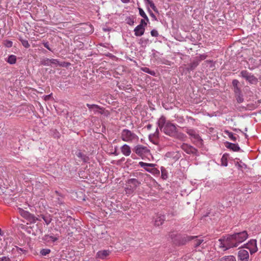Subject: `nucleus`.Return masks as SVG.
<instances>
[{"label": "nucleus", "instance_id": "nucleus-1", "mask_svg": "<svg viewBox=\"0 0 261 261\" xmlns=\"http://www.w3.org/2000/svg\"><path fill=\"white\" fill-rule=\"evenodd\" d=\"M248 237V234L246 231L234 233L230 235L226 238L219 240V247L226 250L230 248L236 247L239 244L245 241Z\"/></svg>", "mask_w": 261, "mask_h": 261}, {"label": "nucleus", "instance_id": "nucleus-2", "mask_svg": "<svg viewBox=\"0 0 261 261\" xmlns=\"http://www.w3.org/2000/svg\"><path fill=\"white\" fill-rule=\"evenodd\" d=\"M158 124L161 130H162L166 135L173 136L176 134V126L169 122H166L164 116L160 117L158 121Z\"/></svg>", "mask_w": 261, "mask_h": 261}, {"label": "nucleus", "instance_id": "nucleus-3", "mask_svg": "<svg viewBox=\"0 0 261 261\" xmlns=\"http://www.w3.org/2000/svg\"><path fill=\"white\" fill-rule=\"evenodd\" d=\"M121 139L126 142H137L139 140V137L133 131L128 129H123L120 133Z\"/></svg>", "mask_w": 261, "mask_h": 261}, {"label": "nucleus", "instance_id": "nucleus-4", "mask_svg": "<svg viewBox=\"0 0 261 261\" xmlns=\"http://www.w3.org/2000/svg\"><path fill=\"white\" fill-rule=\"evenodd\" d=\"M140 182L136 178H130L127 180L125 191L126 194L130 195L136 190Z\"/></svg>", "mask_w": 261, "mask_h": 261}, {"label": "nucleus", "instance_id": "nucleus-5", "mask_svg": "<svg viewBox=\"0 0 261 261\" xmlns=\"http://www.w3.org/2000/svg\"><path fill=\"white\" fill-rule=\"evenodd\" d=\"M134 151L139 156H141L142 159L144 158H148L151 155L150 150L146 146L142 145H137L135 146Z\"/></svg>", "mask_w": 261, "mask_h": 261}, {"label": "nucleus", "instance_id": "nucleus-6", "mask_svg": "<svg viewBox=\"0 0 261 261\" xmlns=\"http://www.w3.org/2000/svg\"><path fill=\"white\" fill-rule=\"evenodd\" d=\"M240 75L251 84H256L258 82V79L254 75L247 70L242 71L240 73Z\"/></svg>", "mask_w": 261, "mask_h": 261}, {"label": "nucleus", "instance_id": "nucleus-7", "mask_svg": "<svg viewBox=\"0 0 261 261\" xmlns=\"http://www.w3.org/2000/svg\"><path fill=\"white\" fill-rule=\"evenodd\" d=\"M245 247L248 249L251 254H253L257 251L256 241L251 240L245 245Z\"/></svg>", "mask_w": 261, "mask_h": 261}, {"label": "nucleus", "instance_id": "nucleus-8", "mask_svg": "<svg viewBox=\"0 0 261 261\" xmlns=\"http://www.w3.org/2000/svg\"><path fill=\"white\" fill-rule=\"evenodd\" d=\"M86 106L88 108L89 110L90 111L93 112L94 114L97 113L102 114L103 113V108L100 107L99 106L97 105H90L89 103H87Z\"/></svg>", "mask_w": 261, "mask_h": 261}, {"label": "nucleus", "instance_id": "nucleus-9", "mask_svg": "<svg viewBox=\"0 0 261 261\" xmlns=\"http://www.w3.org/2000/svg\"><path fill=\"white\" fill-rule=\"evenodd\" d=\"M181 148L188 154H195L197 152L194 147L186 143H183Z\"/></svg>", "mask_w": 261, "mask_h": 261}, {"label": "nucleus", "instance_id": "nucleus-10", "mask_svg": "<svg viewBox=\"0 0 261 261\" xmlns=\"http://www.w3.org/2000/svg\"><path fill=\"white\" fill-rule=\"evenodd\" d=\"M249 253L245 249H240L238 252V257L241 261H248Z\"/></svg>", "mask_w": 261, "mask_h": 261}, {"label": "nucleus", "instance_id": "nucleus-11", "mask_svg": "<svg viewBox=\"0 0 261 261\" xmlns=\"http://www.w3.org/2000/svg\"><path fill=\"white\" fill-rule=\"evenodd\" d=\"M165 220V216L161 214H157L154 218V224L156 226H160L163 224Z\"/></svg>", "mask_w": 261, "mask_h": 261}, {"label": "nucleus", "instance_id": "nucleus-12", "mask_svg": "<svg viewBox=\"0 0 261 261\" xmlns=\"http://www.w3.org/2000/svg\"><path fill=\"white\" fill-rule=\"evenodd\" d=\"M139 165L141 167H143L146 171L152 173L153 169H150V167L152 168L155 166V164H151V163H146L143 162H140L139 163Z\"/></svg>", "mask_w": 261, "mask_h": 261}, {"label": "nucleus", "instance_id": "nucleus-13", "mask_svg": "<svg viewBox=\"0 0 261 261\" xmlns=\"http://www.w3.org/2000/svg\"><path fill=\"white\" fill-rule=\"evenodd\" d=\"M120 149L122 153L126 156H129L131 153L130 147L126 144L123 145Z\"/></svg>", "mask_w": 261, "mask_h": 261}, {"label": "nucleus", "instance_id": "nucleus-14", "mask_svg": "<svg viewBox=\"0 0 261 261\" xmlns=\"http://www.w3.org/2000/svg\"><path fill=\"white\" fill-rule=\"evenodd\" d=\"M58 240V238L49 234H46L43 238V240L47 243H53Z\"/></svg>", "mask_w": 261, "mask_h": 261}, {"label": "nucleus", "instance_id": "nucleus-15", "mask_svg": "<svg viewBox=\"0 0 261 261\" xmlns=\"http://www.w3.org/2000/svg\"><path fill=\"white\" fill-rule=\"evenodd\" d=\"M144 26H142V24H139L134 29L135 35L136 36H141L144 34Z\"/></svg>", "mask_w": 261, "mask_h": 261}, {"label": "nucleus", "instance_id": "nucleus-16", "mask_svg": "<svg viewBox=\"0 0 261 261\" xmlns=\"http://www.w3.org/2000/svg\"><path fill=\"white\" fill-rule=\"evenodd\" d=\"M20 213H21V216H22L24 218L29 219L30 221H32L33 222H35L36 221V220H37V218H36L33 215H31L28 212H27V211H25L23 210H21Z\"/></svg>", "mask_w": 261, "mask_h": 261}, {"label": "nucleus", "instance_id": "nucleus-17", "mask_svg": "<svg viewBox=\"0 0 261 261\" xmlns=\"http://www.w3.org/2000/svg\"><path fill=\"white\" fill-rule=\"evenodd\" d=\"M110 252L109 250H101L97 253V256L99 258L105 259L109 255Z\"/></svg>", "mask_w": 261, "mask_h": 261}, {"label": "nucleus", "instance_id": "nucleus-18", "mask_svg": "<svg viewBox=\"0 0 261 261\" xmlns=\"http://www.w3.org/2000/svg\"><path fill=\"white\" fill-rule=\"evenodd\" d=\"M226 146L227 148H229L234 151H238L240 149V148L238 144L231 143H227Z\"/></svg>", "mask_w": 261, "mask_h": 261}, {"label": "nucleus", "instance_id": "nucleus-19", "mask_svg": "<svg viewBox=\"0 0 261 261\" xmlns=\"http://www.w3.org/2000/svg\"><path fill=\"white\" fill-rule=\"evenodd\" d=\"M219 261H236V259L234 256L228 255L221 258Z\"/></svg>", "mask_w": 261, "mask_h": 261}, {"label": "nucleus", "instance_id": "nucleus-20", "mask_svg": "<svg viewBox=\"0 0 261 261\" xmlns=\"http://www.w3.org/2000/svg\"><path fill=\"white\" fill-rule=\"evenodd\" d=\"M191 139L198 144H202V140L197 133L195 134L194 136L191 137Z\"/></svg>", "mask_w": 261, "mask_h": 261}, {"label": "nucleus", "instance_id": "nucleus-21", "mask_svg": "<svg viewBox=\"0 0 261 261\" xmlns=\"http://www.w3.org/2000/svg\"><path fill=\"white\" fill-rule=\"evenodd\" d=\"M226 134L228 135L229 138L233 141L235 142L237 141L238 135L236 134H234L231 132H229L228 131H226Z\"/></svg>", "mask_w": 261, "mask_h": 261}, {"label": "nucleus", "instance_id": "nucleus-22", "mask_svg": "<svg viewBox=\"0 0 261 261\" xmlns=\"http://www.w3.org/2000/svg\"><path fill=\"white\" fill-rule=\"evenodd\" d=\"M161 177H162V178L163 179H166L168 178V172H167V171L163 167H161Z\"/></svg>", "mask_w": 261, "mask_h": 261}, {"label": "nucleus", "instance_id": "nucleus-23", "mask_svg": "<svg viewBox=\"0 0 261 261\" xmlns=\"http://www.w3.org/2000/svg\"><path fill=\"white\" fill-rule=\"evenodd\" d=\"M149 6L152 8V9L155 11L158 12V9L155 6L154 4L151 0H144Z\"/></svg>", "mask_w": 261, "mask_h": 261}, {"label": "nucleus", "instance_id": "nucleus-24", "mask_svg": "<svg viewBox=\"0 0 261 261\" xmlns=\"http://www.w3.org/2000/svg\"><path fill=\"white\" fill-rule=\"evenodd\" d=\"M149 6L152 8V9L155 11L158 12V9L155 6L154 4L151 0H144Z\"/></svg>", "mask_w": 261, "mask_h": 261}, {"label": "nucleus", "instance_id": "nucleus-25", "mask_svg": "<svg viewBox=\"0 0 261 261\" xmlns=\"http://www.w3.org/2000/svg\"><path fill=\"white\" fill-rule=\"evenodd\" d=\"M7 61L10 64H14L16 63V57L14 55H10L9 56Z\"/></svg>", "mask_w": 261, "mask_h": 261}, {"label": "nucleus", "instance_id": "nucleus-26", "mask_svg": "<svg viewBox=\"0 0 261 261\" xmlns=\"http://www.w3.org/2000/svg\"><path fill=\"white\" fill-rule=\"evenodd\" d=\"M138 10H139V14L140 15V16H142L143 18H144V19H145V20L147 22H148L149 19H148L147 16L146 15V14H145V12L144 11V10L141 8H139Z\"/></svg>", "mask_w": 261, "mask_h": 261}, {"label": "nucleus", "instance_id": "nucleus-27", "mask_svg": "<svg viewBox=\"0 0 261 261\" xmlns=\"http://www.w3.org/2000/svg\"><path fill=\"white\" fill-rule=\"evenodd\" d=\"M42 218L45 222L46 225H48L51 221V218L49 215L43 216Z\"/></svg>", "mask_w": 261, "mask_h": 261}, {"label": "nucleus", "instance_id": "nucleus-28", "mask_svg": "<svg viewBox=\"0 0 261 261\" xmlns=\"http://www.w3.org/2000/svg\"><path fill=\"white\" fill-rule=\"evenodd\" d=\"M76 155L79 158H81L84 162H86L88 161V157L83 154L81 152H79L77 153Z\"/></svg>", "mask_w": 261, "mask_h": 261}, {"label": "nucleus", "instance_id": "nucleus-29", "mask_svg": "<svg viewBox=\"0 0 261 261\" xmlns=\"http://www.w3.org/2000/svg\"><path fill=\"white\" fill-rule=\"evenodd\" d=\"M143 71L146 73H147L151 75H155V72L153 70H150L148 68L145 67L143 69Z\"/></svg>", "mask_w": 261, "mask_h": 261}, {"label": "nucleus", "instance_id": "nucleus-30", "mask_svg": "<svg viewBox=\"0 0 261 261\" xmlns=\"http://www.w3.org/2000/svg\"><path fill=\"white\" fill-rule=\"evenodd\" d=\"M52 64L55 65V66H61V64H59V61L54 59H50V66H51Z\"/></svg>", "mask_w": 261, "mask_h": 261}, {"label": "nucleus", "instance_id": "nucleus-31", "mask_svg": "<svg viewBox=\"0 0 261 261\" xmlns=\"http://www.w3.org/2000/svg\"><path fill=\"white\" fill-rule=\"evenodd\" d=\"M20 41L21 42V43L22 45L25 47V48H29L30 47V44L29 43L28 40H24L22 39H20Z\"/></svg>", "mask_w": 261, "mask_h": 261}, {"label": "nucleus", "instance_id": "nucleus-32", "mask_svg": "<svg viewBox=\"0 0 261 261\" xmlns=\"http://www.w3.org/2000/svg\"><path fill=\"white\" fill-rule=\"evenodd\" d=\"M50 252V250L49 249H43L40 251V254L43 256H45L49 254Z\"/></svg>", "mask_w": 261, "mask_h": 261}, {"label": "nucleus", "instance_id": "nucleus-33", "mask_svg": "<svg viewBox=\"0 0 261 261\" xmlns=\"http://www.w3.org/2000/svg\"><path fill=\"white\" fill-rule=\"evenodd\" d=\"M187 133L190 135L191 137L195 135V134L196 133V132L192 129H187L186 130Z\"/></svg>", "mask_w": 261, "mask_h": 261}, {"label": "nucleus", "instance_id": "nucleus-34", "mask_svg": "<svg viewBox=\"0 0 261 261\" xmlns=\"http://www.w3.org/2000/svg\"><path fill=\"white\" fill-rule=\"evenodd\" d=\"M207 57V55L205 54L200 55L199 56L197 57V60L200 62L202 60L205 59Z\"/></svg>", "mask_w": 261, "mask_h": 261}, {"label": "nucleus", "instance_id": "nucleus-35", "mask_svg": "<svg viewBox=\"0 0 261 261\" xmlns=\"http://www.w3.org/2000/svg\"><path fill=\"white\" fill-rule=\"evenodd\" d=\"M221 164L223 166H227V158L224 155H223L221 158Z\"/></svg>", "mask_w": 261, "mask_h": 261}, {"label": "nucleus", "instance_id": "nucleus-36", "mask_svg": "<svg viewBox=\"0 0 261 261\" xmlns=\"http://www.w3.org/2000/svg\"><path fill=\"white\" fill-rule=\"evenodd\" d=\"M236 99L239 103H241L244 101V98L242 94L236 95Z\"/></svg>", "mask_w": 261, "mask_h": 261}, {"label": "nucleus", "instance_id": "nucleus-37", "mask_svg": "<svg viewBox=\"0 0 261 261\" xmlns=\"http://www.w3.org/2000/svg\"><path fill=\"white\" fill-rule=\"evenodd\" d=\"M41 64L45 66H50V59H45L41 61Z\"/></svg>", "mask_w": 261, "mask_h": 261}, {"label": "nucleus", "instance_id": "nucleus-38", "mask_svg": "<svg viewBox=\"0 0 261 261\" xmlns=\"http://www.w3.org/2000/svg\"><path fill=\"white\" fill-rule=\"evenodd\" d=\"M199 62L197 60H196L195 61H194L193 62H192L191 63V65H190L191 68H195L198 65Z\"/></svg>", "mask_w": 261, "mask_h": 261}, {"label": "nucleus", "instance_id": "nucleus-39", "mask_svg": "<svg viewBox=\"0 0 261 261\" xmlns=\"http://www.w3.org/2000/svg\"><path fill=\"white\" fill-rule=\"evenodd\" d=\"M233 90H234V92L235 93V94L237 95H239V94H241V89L240 88L238 87H236V88H233Z\"/></svg>", "mask_w": 261, "mask_h": 261}, {"label": "nucleus", "instance_id": "nucleus-40", "mask_svg": "<svg viewBox=\"0 0 261 261\" xmlns=\"http://www.w3.org/2000/svg\"><path fill=\"white\" fill-rule=\"evenodd\" d=\"M150 33L151 36L153 37H158L159 35L158 31L155 30H152V31H151Z\"/></svg>", "mask_w": 261, "mask_h": 261}, {"label": "nucleus", "instance_id": "nucleus-41", "mask_svg": "<svg viewBox=\"0 0 261 261\" xmlns=\"http://www.w3.org/2000/svg\"><path fill=\"white\" fill-rule=\"evenodd\" d=\"M232 85L233 86V88L238 87V84H239V82L237 80H233L232 82Z\"/></svg>", "mask_w": 261, "mask_h": 261}, {"label": "nucleus", "instance_id": "nucleus-42", "mask_svg": "<svg viewBox=\"0 0 261 261\" xmlns=\"http://www.w3.org/2000/svg\"><path fill=\"white\" fill-rule=\"evenodd\" d=\"M202 242H203V240H201V239L196 240L195 242V246L197 247V246H199L202 243Z\"/></svg>", "mask_w": 261, "mask_h": 261}, {"label": "nucleus", "instance_id": "nucleus-43", "mask_svg": "<svg viewBox=\"0 0 261 261\" xmlns=\"http://www.w3.org/2000/svg\"><path fill=\"white\" fill-rule=\"evenodd\" d=\"M44 46L47 49H48L50 51H51V48L49 46V44L48 42H44L43 43Z\"/></svg>", "mask_w": 261, "mask_h": 261}, {"label": "nucleus", "instance_id": "nucleus-44", "mask_svg": "<svg viewBox=\"0 0 261 261\" xmlns=\"http://www.w3.org/2000/svg\"><path fill=\"white\" fill-rule=\"evenodd\" d=\"M158 134H159V131H158V129H156V132L153 134H152V135H149V139H151L152 136L153 137H158Z\"/></svg>", "mask_w": 261, "mask_h": 261}, {"label": "nucleus", "instance_id": "nucleus-45", "mask_svg": "<svg viewBox=\"0 0 261 261\" xmlns=\"http://www.w3.org/2000/svg\"><path fill=\"white\" fill-rule=\"evenodd\" d=\"M145 19H141L140 23L139 24H142V26H144V27L147 25V22L145 21Z\"/></svg>", "mask_w": 261, "mask_h": 261}, {"label": "nucleus", "instance_id": "nucleus-46", "mask_svg": "<svg viewBox=\"0 0 261 261\" xmlns=\"http://www.w3.org/2000/svg\"><path fill=\"white\" fill-rule=\"evenodd\" d=\"M148 11L149 13V14L151 17L154 19H156L155 15L151 12V11L149 9H148Z\"/></svg>", "mask_w": 261, "mask_h": 261}, {"label": "nucleus", "instance_id": "nucleus-47", "mask_svg": "<svg viewBox=\"0 0 261 261\" xmlns=\"http://www.w3.org/2000/svg\"><path fill=\"white\" fill-rule=\"evenodd\" d=\"M6 46L8 47H11L12 46V42L11 41H7Z\"/></svg>", "mask_w": 261, "mask_h": 261}, {"label": "nucleus", "instance_id": "nucleus-48", "mask_svg": "<svg viewBox=\"0 0 261 261\" xmlns=\"http://www.w3.org/2000/svg\"><path fill=\"white\" fill-rule=\"evenodd\" d=\"M16 249H17V252H18V253H20L21 252H25V250H23L22 249L20 248H18V247H17V248H16Z\"/></svg>", "mask_w": 261, "mask_h": 261}, {"label": "nucleus", "instance_id": "nucleus-49", "mask_svg": "<svg viewBox=\"0 0 261 261\" xmlns=\"http://www.w3.org/2000/svg\"><path fill=\"white\" fill-rule=\"evenodd\" d=\"M2 261H10V259L8 257H3L2 259Z\"/></svg>", "mask_w": 261, "mask_h": 261}, {"label": "nucleus", "instance_id": "nucleus-50", "mask_svg": "<svg viewBox=\"0 0 261 261\" xmlns=\"http://www.w3.org/2000/svg\"><path fill=\"white\" fill-rule=\"evenodd\" d=\"M123 3H128L130 2V0H121Z\"/></svg>", "mask_w": 261, "mask_h": 261}, {"label": "nucleus", "instance_id": "nucleus-51", "mask_svg": "<svg viewBox=\"0 0 261 261\" xmlns=\"http://www.w3.org/2000/svg\"><path fill=\"white\" fill-rule=\"evenodd\" d=\"M50 96H51V94H49V95H46L45 96V100L48 99L49 98V97H50Z\"/></svg>", "mask_w": 261, "mask_h": 261}, {"label": "nucleus", "instance_id": "nucleus-52", "mask_svg": "<svg viewBox=\"0 0 261 261\" xmlns=\"http://www.w3.org/2000/svg\"><path fill=\"white\" fill-rule=\"evenodd\" d=\"M113 154H114L115 155H117L118 154V153L115 150V151L113 153Z\"/></svg>", "mask_w": 261, "mask_h": 261}, {"label": "nucleus", "instance_id": "nucleus-53", "mask_svg": "<svg viewBox=\"0 0 261 261\" xmlns=\"http://www.w3.org/2000/svg\"><path fill=\"white\" fill-rule=\"evenodd\" d=\"M151 124H148V125H147V128L148 129H150V128H151Z\"/></svg>", "mask_w": 261, "mask_h": 261}, {"label": "nucleus", "instance_id": "nucleus-54", "mask_svg": "<svg viewBox=\"0 0 261 261\" xmlns=\"http://www.w3.org/2000/svg\"><path fill=\"white\" fill-rule=\"evenodd\" d=\"M0 234H1V236H3V233L2 231V230H1V228H0Z\"/></svg>", "mask_w": 261, "mask_h": 261}, {"label": "nucleus", "instance_id": "nucleus-55", "mask_svg": "<svg viewBox=\"0 0 261 261\" xmlns=\"http://www.w3.org/2000/svg\"><path fill=\"white\" fill-rule=\"evenodd\" d=\"M39 233L40 234L42 233V231H41V230L40 229L39 230Z\"/></svg>", "mask_w": 261, "mask_h": 261}]
</instances>
